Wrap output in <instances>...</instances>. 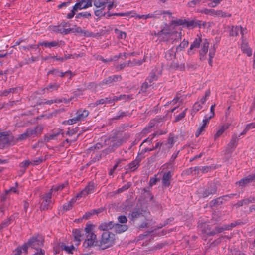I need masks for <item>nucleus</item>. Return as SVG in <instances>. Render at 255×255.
<instances>
[{"label":"nucleus","mask_w":255,"mask_h":255,"mask_svg":"<svg viewBox=\"0 0 255 255\" xmlns=\"http://www.w3.org/2000/svg\"><path fill=\"white\" fill-rule=\"evenodd\" d=\"M241 49L243 52L246 54L248 56H251L252 54V49L246 43L243 42L241 44Z\"/></svg>","instance_id":"nucleus-31"},{"label":"nucleus","mask_w":255,"mask_h":255,"mask_svg":"<svg viewBox=\"0 0 255 255\" xmlns=\"http://www.w3.org/2000/svg\"><path fill=\"white\" fill-rule=\"evenodd\" d=\"M187 110V109L186 108L182 113H181L180 114H179L178 115H176L175 117V119L174 122H177L179 121L180 120H182L183 118H184L186 115V112Z\"/></svg>","instance_id":"nucleus-50"},{"label":"nucleus","mask_w":255,"mask_h":255,"mask_svg":"<svg viewBox=\"0 0 255 255\" xmlns=\"http://www.w3.org/2000/svg\"><path fill=\"white\" fill-rule=\"evenodd\" d=\"M126 67H128V62L116 65L115 68L117 71H119L123 70Z\"/></svg>","instance_id":"nucleus-59"},{"label":"nucleus","mask_w":255,"mask_h":255,"mask_svg":"<svg viewBox=\"0 0 255 255\" xmlns=\"http://www.w3.org/2000/svg\"><path fill=\"white\" fill-rule=\"evenodd\" d=\"M115 235L109 231L104 232L98 241V247L105 250L113 246L115 243Z\"/></svg>","instance_id":"nucleus-2"},{"label":"nucleus","mask_w":255,"mask_h":255,"mask_svg":"<svg viewBox=\"0 0 255 255\" xmlns=\"http://www.w3.org/2000/svg\"><path fill=\"white\" fill-rule=\"evenodd\" d=\"M114 226V223L112 222H103L99 226V229L101 231H108L109 230H110L112 229Z\"/></svg>","instance_id":"nucleus-20"},{"label":"nucleus","mask_w":255,"mask_h":255,"mask_svg":"<svg viewBox=\"0 0 255 255\" xmlns=\"http://www.w3.org/2000/svg\"><path fill=\"white\" fill-rule=\"evenodd\" d=\"M240 30H241V26H232V28L230 32V35L232 36H237L239 34Z\"/></svg>","instance_id":"nucleus-42"},{"label":"nucleus","mask_w":255,"mask_h":255,"mask_svg":"<svg viewBox=\"0 0 255 255\" xmlns=\"http://www.w3.org/2000/svg\"><path fill=\"white\" fill-rule=\"evenodd\" d=\"M8 133L7 132H0V144L6 145Z\"/></svg>","instance_id":"nucleus-37"},{"label":"nucleus","mask_w":255,"mask_h":255,"mask_svg":"<svg viewBox=\"0 0 255 255\" xmlns=\"http://www.w3.org/2000/svg\"><path fill=\"white\" fill-rule=\"evenodd\" d=\"M94 246L98 247V241L95 233H90L86 235V239L83 243V247L85 249H89Z\"/></svg>","instance_id":"nucleus-6"},{"label":"nucleus","mask_w":255,"mask_h":255,"mask_svg":"<svg viewBox=\"0 0 255 255\" xmlns=\"http://www.w3.org/2000/svg\"><path fill=\"white\" fill-rule=\"evenodd\" d=\"M141 216H142V210H140L139 209H136L131 212L130 214V218L131 220H134L137 218H139Z\"/></svg>","instance_id":"nucleus-33"},{"label":"nucleus","mask_w":255,"mask_h":255,"mask_svg":"<svg viewBox=\"0 0 255 255\" xmlns=\"http://www.w3.org/2000/svg\"><path fill=\"white\" fill-rule=\"evenodd\" d=\"M101 8L100 9L96 10L94 11V14L95 16L97 17H101L102 16H106V12H103Z\"/></svg>","instance_id":"nucleus-61"},{"label":"nucleus","mask_w":255,"mask_h":255,"mask_svg":"<svg viewBox=\"0 0 255 255\" xmlns=\"http://www.w3.org/2000/svg\"><path fill=\"white\" fill-rule=\"evenodd\" d=\"M117 219L118 222L123 224H125L128 222L127 218L124 215L119 216Z\"/></svg>","instance_id":"nucleus-58"},{"label":"nucleus","mask_w":255,"mask_h":255,"mask_svg":"<svg viewBox=\"0 0 255 255\" xmlns=\"http://www.w3.org/2000/svg\"><path fill=\"white\" fill-rule=\"evenodd\" d=\"M78 130V127H76L71 129L69 128L67 132V134L69 136H72V135L75 134L76 132H77Z\"/></svg>","instance_id":"nucleus-64"},{"label":"nucleus","mask_w":255,"mask_h":255,"mask_svg":"<svg viewBox=\"0 0 255 255\" xmlns=\"http://www.w3.org/2000/svg\"><path fill=\"white\" fill-rule=\"evenodd\" d=\"M92 0H81L78 2H77L73 6L71 12L68 13L66 18L70 19L72 18L75 14L76 12L78 10L85 9L92 6Z\"/></svg>","instance_id":"nucleus-4"},{"label":"nucleus","mask_w":255,"mask_h":255,"mask_svg":"<svg viewBox=\"0 0 255 255\" xmlns=\"http://www.w3.org/2000/svg\"><path fill=\"white\" fill-rule=\"evenodd\" d=\"M151 88H152L151 84L145 81V82L143 83L141 86L139 93L148 92L151 89Z\"/></svg>","instance_id":"nucleus-30"},{"label":"nucleus","mask_w":255,"mask_h":255,"mask_svg":"<svg viewBox=\"0 0 255 255\" xmlns=\"http://www.w3.org/2000/svg\"><path fill=\"white\" fill-rule=\"evenodd\" d=\"M176 142V138L173 135H170L168 139L167 144L168 148H171Z\"/></svg>","instance_id":"nucleus-46"},{"label":"nucleus","mask_w":255,"mask_h":255,"mask_svg":"<svg viewBox=\"0 0 255 255\" xmlns=\"http://www.w3.org/2000/svg\"><path fill=\"white\" fill-rule=\"evenodd\" d=\"M201 22V21L196 20H186V26L187 27L194 28L198 26L199 28H201L202 26Z\"/></svg>","instance_id":"nucleus-26"},{"label":"nucleus","mask_w":255,"mask_h":255,"mask_svg":"<svg viewBox=\"0 0 255 255\" xmlns=\"http://www.w3.org/2000/svg\"><path fill=\"white\" fill-rule=\"evenodd\" d=\"M60 248L62 250H64L68 254H73V251L75 250V248L72 245L70 246L66 245L64 243H62L60 245Z\"/></svg>","instance_id":"nucleus-32"},{"label":"nucleus","mask_w":255,"mask_h":255,"mask_svg":"<svg viewBox=\"0 0 255 255\" xmlns=\"http://www.w3.org/2000/svg\"><path fill=\"white\" fill-rule=\"evenodd\" d=\"M7 140V144L6 145H14L16 142H17L18 141H16V138H15V137L9 134L8 133V135H7V139H6Z\"/></svg>","instance_id":"nucleus-40"},{"label":"nucleus","mask_w":255,"mask_h":255,"mask_svg":"<svg viewBox=\"0 0 255 255\" xmlns=\"http://www.w3.org/2000/svg\"><path fill=\"white\" fill-rule=\"evenodd\" d=\"M28 245L29 247L37 250L39 247L42 246L43 241L38 239L37 237H33L28 241Z\"/></svg>","instance_id":"nucleus-15"},{"label":"nucleus","mask_w":255,"mask_h":255,"mask_svg":"<svg viewBox=\"0 0 255 255\" xmlns=\"http://www.w3.org/2000/svg\"><path fill=\"white\" fill-rule=\"evenodd\" d=\"M228 128V125H224L220 127L214 136V140H217L224 133V132Z\"/></svg>","instance_id":"nucleus-25"},{"label":"nucleus","mask_w":255,"mask_h":255,"mask_svg":"<svg viewBox=\"0 0 255 255\" xmlns=\"http://www.w3.org/2000/svg\"><path fill=\"white\" fill-rule=\"evenodd\" d=\"M209 46V42L208 40L207 39H204L201 44V49L199 50V54L201 60L205 59V56L208 51Z\"/></svg>","instance_id":"nucleus-11"},{"label":"nucleus","mask_w":255,"mask_h":255,"mask_svg":"<svg viewBox=\"0 0 255 255\" xmlns=\"http://www.w3.org/2000/svg\"><path fill=\"white\" fill-rule=\"evenodd\" d=\"M255 180V173L254 174L250 175L248 176L243 178L237 182V184L240 186H244L251 182Z\"/></svg>","instance_id":"nucleus-18"},{"label":"nucleus","mask_w":255,"mask_h":255,"mask_svg":"<svg viewBox=\"0 0 255 255\" xmlns=\"http://www.w3.org/2000/svg\"><path fill=\"white\" fill-rule=\"evenodd\" d=\"M67 185V183H64L58 185L53 186L49 192L52 194L53 191L57 192L63 190Z\"/></svg>","instance_id":"nucleus-34"},{"label":"nucleus","mask_w":255,"mask_h":255,"mask_svg":"<svg viewBox=\"0 0 255 255\" xmlns=\"http://www.w3.org/2000/svg\"><path fill=\"white\" fill-rule=\"evenodd\" d=\"M104 148V143L102 144L100 143H97L95 145L91 147V150H96Z\"/></svg>","instance_id":"nucleus-60"},{"label":"nucleus","mask_w":255,"mask_h":255,"mask_svg":"<svg viewBox=\"0 0 255 255\" xmlns=\"http://www.w3.org/2000/svg\"><path fill=\"white\" fill-rule=\"evenodd\" d=\"M60 73V71L57 69H53L51 70H50L48 72L47 74H52L54 76H59Z\"/></svg>","instance_id":"nucleus-62"},{"label":"nucleus","mask_w":255,"mask_h":255,"mask_svg":"<svg viewBox=\"0 0 255 255\" xmlns=\"http://www.w3.org/2000/svg\"><path fill=\"white\" fill-rule=\"evenodd\" d=\"M209 2L208 3V6L210 7H216L223 0H207Z\"/></svg>","instance_id":"nucleus-44"},{"label":"nucleus","mask_w":255,"mask_h":255,"mask_svg":"<svg viewBox=\"0 0 255 255\" xmlns=\"http://www.w3.org/2000/svg\"><path fill=\"white\" fill-rule=\"evenodd\" d=\"M158 79V76L156 74L155 72L152 71L150 73L149 76L146 78L145 81L151 84L152 86L154 81H157Z\"/></svg>","instance_id":"nucleus-28"},{"label":"nucleus","mask_w":255,"mask_h":255,"mask_svg":"<svg viewBox=\"0 0 255 255\" xmlns=\"http://www.w3.org/2000/svg\"><path fill=\"white\" fill-rule=\"evenodd\" d=\"M60 87V84L54 83H50L45 88L46 89L49 90L50 89L51 91L52 90H57Z\"/></svg>","instance_id":"nucleus-47"},{"label":"nucleus","mask_w":255,"mask_h":255,"mask_svg":"<svg viewBox=\"0 0 255 255\" xmlns=\"http://www.w3.org/2000/svg\"><path fill=\"white\" fill-rule=\"evenodd\" d=\"M72 235L74 237V241L75 242V245L78 246L84 239V234L82 230L76 229L73 230Z\"/></svg>","instance_id":"nucleus-12"},{"label":"nucleus","mask_w":255,"mask_h":255,"mask_svg":"<svg viewBox=\"0 0 255 255\" xmlns=\"http://www.w3.org/2000/svg\"><path fill=\"white\" fill-rule=\"evenodd\" d=\"M158 134L156 132H154L153 134H152L150 136H149L148 138L144 139L143 141L142 142V143L140 145V147L143 145V144L146 142H149V143H150L152 142V140L153 138L157 135Z\"/></svg>","instance_id":"nucleus-48"},{"label":"nucleus","mask_w":255,"mask_h":255,"mask_svg":"<svg viewBox=\"0 0 255 255\" xmlns=\"http://www.w3.org/2000/svg\"><path fill=\"white\" fill-rule=\"evenodd\" d=\"M215 10L213 9L204 8L201 10V13L208 15L215 16Z\"/></svg>","instance_id":"nucleus-45"},{"label":"nucleus","mask_w":255,"mask_h":255,"mask_svg":"<svg viewBox=\"0 0 255 255\" xmlns=\"http://www.w3.org/2000/svg\"><path fill=\"white\" fill-rule=\"evenodd\" d=\"M162 15V11L161 10H156L154 11L153 13H150L146 15H138L137 16V17L138 19H147L148 18H159L160 16Z\"/></svg>","instance_id":"nucleus-14"},{"label":"nucleus","mask_w":255,"mask_h":255,"mask_svg":"<svg viewBox=\"0 0 255 255\" xmlns=\"http://www.w3.org/2000/svg\"><path fill=\"white\" fill-rule=\"evenodd\" d=\"M232 229V226H229V225H225L223 226V227H216L215 228V231L214 232H206V233L208 235H213L215 234L216 232L219 233H221L224 230H230Z\"/></svg>","instance_id":"nucleus-22"},{"label":"nucleus","mask_w":255,"mask_h":255,"mask_svg":"<svg viewBox=\"0 0 255 255\" xmlns=\"http://www.w3.org/2000/svg\"><path fill=\"white\" fill-rule=\"evenodd\" d=\"M72 33H78L79 34H83V35H87V31H84L80 27L75 26V27L71 28Z\"/></svg>","instance_id":"nucleus-43"},{"label":"nucleus","mask_w":255,"mask_h":255,"mask_svg":"<svg viewBox=\"0 0 255 255\" xmlns=\"http://www.w3.org/2000/svg\"><path fill=\"white\" fill-rule=\"evenodd\" d=\"M176 57V53L173 48H171L166 51L165 57L167 60L171 61Z\"/></svg>","instance_id":"nucleus-29"},{"label":"nucleus","mask_w":255,"mask_h":255,"mask_svg":"<svg viewBox=\"0 0 255 255\" xmlns=\"http://www.w3.org/2000/svg\"><path fill=\"white\" fill-rule=\"evenodd\" d=\"M65 45V43L62 41H43L38 43L37 45V48H38L39 46H44L45 48H51L52 47L57 48L59 47H62Z\"/></svg>","instance_id":"nucleus-8"},{"label":"nucleus","mask_w":255,"mask_h":255,"mask_svg":"<svg viewBox=\"0 0 255 255\" xmlns=\"http://www.w3.org/2000/svg\"><path fill=\"white\" fill-rule=\"evenodd\" d=\"M108 1L109 0H94L93 4L97 8H101V9H104Z\"/></svg>","instance_id":"nucleus-24"},{"label":"nucleus","mask_w":255,"mask_h":255,"mask_svg":"<svg viewBox=\"0 0 255 255\" xmlns=\"http://www.w3.org/2000/svg\"><path fill=\"white\" fill-rule=\"evenodd\" d=\"M61 133L60 131L54 133L50 135H46L44 136V141L46 142H49L51 140H54L56 137Z\"/></svg>","instance_id":"nucleus-36"},{"label":"nucleus","mask_w":255,"mask_h":255,"mask_svg":"<svg viewBox=\"0 0 255 255\" xmlns=\"http://www.w3.org/2000/svg\"><path fill=\"white\" fill-rule=\"evenodd\" d=\"M181 97V94H177L176 96V97L171 101H170V104L175 105L178 102H181L182 100H180Z\"/></svg>","instance_id":"nucleus-56"},{"label":"nucleus","mask_w":255,"mask_h":255,"mask_svg":"<svg viewBox=\"0 0 255 255\" xmlns=\"http://www.w3.org/2000/svg\"><path fill=\"white\" fill-rule=\"evenodd\" d=\"M202 108V104H201L200 102H196L193 107V110L191 114H193V112H196L201 109Z\"/></svg>","instance_id":"nucleus-51"},{"label":"nucleus","mask_w":255,"mask_h":255,"mask_svg":"<svg viewBox=\"0 0 255 255\" xmlns=\"http://www.w3.org/2000/svg\"><path fill=\"white\" fill-rule=\"evenodd\" d=\"M131 186V184L130 183H128L127 184L123 186L121 188H119L117 190V192L118 193H122L123 192L128 190Z\"/></svg>","instance_id":"nucleus-55"},{"label":"nucleus","mask_w":255,"mask_h":255,"mask_svg":"<svg viewBox=\"0 0 255 255\" xmlns=\"http://www.w3.org/2000/svg\"><path fill=\"white\" fill-rule=\"evenodd\" d=\"M122 80V77L120 75H113L108 76L104 79L98 84L91 83L90 86H94L95 88H101L104 89L108 86H111L115 84L117 82H119Z\"/></svg>","instance_id":"nucleus-3"},{"label":"nucleus","mask_w":255,"mask_h":255,"mask_svg":"<svg viewBox=\"0 0 255 255\" xmlns=\"http://www.w3.org/2000/svg\"><path fill=\"white\" fill-rule=\"evenodd\" d=\"M91 17V14L90 12H82L78 13L76 16L75 18L77 20L78 19H80L81 18H89Z\"/></svg>","instance_id":"nucleus-41"},{"label":"nucleus","mask_w":255,"mask_h":255,"mask_svg":"<svg viewBox=\"0 0 255 255\" xmlns=\"http://www.w3.org/2000/svg\"><path fill=\"white\" fill-rule=\"evenodd\" d=\"M188 41L184 39L183 41L180 44V45L177 46L176 48V51L178 52L182 51L184 49L188 46Z\"/></svg>","instance_id":"nucleus-39"},{"label":"nucleus","mask_w":255,"mask_h":255,"mask_svg":"<svg viewBox=\"0 0 255 255\" xmlns=\"http://www.w3.org/2000/svg\"><path fill=\"white\" fill-rule=\"evenodd\" d=\"M77 199H78L76 198V196L74 198H72L68 203L64 204L62 207L63 212H65L70 210L72 208L73 204Z\"/></svg>","instance_id":"nucleus-27"},{"label":"nucleus","mask_w":255,"mask_h":255,"mask_svg":"<svg viewBox=\"0 0 255 255\" xmlns=\"http://www.w3.org/2000/svg\"><path fill=\"white\" fill-rule=\"evenodd\" d=\"M62 102V100L61 99H53V100H46L45 101H44L43 102V103L44 104H47V105H51L53 103H61Z\"/></svg>","instance_id":"nucleus-57"},{"label":"nucleus","mask_w":255,"mask_h":255,"mask_svg":"<svg viewBox=\"0 0 255 255\" xmlns=\"http://www.w3.org/2000/svg\"><path fill=\"white\" fill-rule=\"evenodd\" d=\"M202 40L201 37L198 36V37L196 38L193 43L191 44L189 49L188 50V53L189 55H192L194 53L193 50L194 48H199L202 42Z\"/></svg>","instance_id":"nucleus-13"},{"label":"nucleus","mask_w":255,"mask_h":255,"mask_svg":"<svg viewBox=\"0 0 255 255\" xmlns=\"http://www.w3.org/2000/svg\"><path fill=\"white\" fill-rule=\"evenodd\" d=\"M173 172L171 170L164 172L162 175V185L164 187H168L170 185Z\"/></svg>","instance_id":"nucleus-10"},{"label":"nucleus","mask_w":255,"mask_h":255,"mask_svg":"<svg viewBox=\"0 0 255 255\" xmlns=\"http://www.w3.org/2000/svg\"><path fill=\"white\" fill-rule=\"evenodd\" d=\"M103 211H104V209L102 208H99L98 209L93 210L92 211V213L89 212L88 213H86L85 215L87 216L86 218H88L93 214L98 215L99 213H101Z\"/></svg>","instance_id":"nucleus-52"},{"label":"nucleus","mask_w":255,"mask_h":255,"mask_svg":"<svg viewBox=\"0 0 255 255\" xmlns=\"http://www.w3.org/2000/svg\"><path fill=\"white\" fill-rule=\"evenodd\" d=\"M33 129L35 132V135L38 136L42 133L43 130V127L41 125H38L33 128Z\"/></svg>","instance_id":"nucleus-49"},{"label":"nucleus","mask_w":255,"mask_h":255,"mask_svg":"<svg viewBox=\"0 0 255 255\" xmlns=\"http://www.w3.org/2000/svg\"><path fill=\"white\" fill-rule=\"evenodd\" d=\"M217 186L214 183H209L207 186L199 192V196L201 198H206L210 195L216 193Z\"/></svg>","instance_id":"nucleus-7"},{"label":"nucleus","mask_w":255,"mask_h":255,"mask_svg":"<svg viewBox=\"0 0 255 255\" xmlns=\"http://www.w3.org/2000/svg\"><path fill=\"white\" fill-rule=\"evenodd\" d=\"M142 159H143V156L140 157L138 154L136 159L128 165V169H129L131 171H135V169H136L138 167L140 162H141Z\"/></svg>","instance_id":"nucleus-16"},{"label":"nucleus","mask_w":255,"mask_h":255,"mask_svg":"<svg viewBox=\"0 0 255 255\" xmlns=\"http://www.w3.org/2000/svg\"><path fill=\"white\" fill-rule=\"evenodd\" d=\"M238 140L239 138L238 137L236 136H232L231 140L228 145L229 147L230 148L236 147L237 145Z\"/></svg>","instance_id":"nucleus-38"},{"label":"nucleus","mask_w":255,"mask_h":255,"mask_svg":"<svg viewBox=\"0 0 255 255\" xmlns=\"http://www.w3.org/2000/svg\"><path fill=\"white\" fill-rule=\"evenodd\" d=\"M145 61V58L142 60H137L136 59H133L132 60H129L128 61V67H131L135 66H140Z\"/></svg>","instance_id":"nucleus-23"},{"label":"nucleus","mask_w":255,"mask_h":255,"mask_svg":"<svg viewBox=\"0 0 255 255\" xmlns=\"http://www.w3.org/2000/svg\"><path fill=\"white\" fill-rule=\"evenodd\" d=\"M117 233H121L127 231L128 229V226L126 224H120L119 223L114 224L113 227Z\"/></svg>","instance_id":"nucleus-21"},{"label":"nucleus","mask_w":255,"mask_h":255,"mask_svg":"<svg viewBox=\"0 0 255 255\" xmlns=\"http://www.w3.org/2000/svg\"><path fill=\"white\" fill-rule=\"evenodd\" d=\"M50 30L53 32L59 33H62V28L59 25L56 26H52L50 27Z\"/></svg>","instance_id":"nucleus-54"},{"label":"nucleus","mask_w":255,"mask_h":255,"mask_svg":"<svg viewBox=\"0 0 255 255\" xmlns=\"http://www.w3.org/2000/svg\"><path fill=\"white\" fill-rule=\"evenodd\" d=\"M172 34L173 33L169 32L165 29H163L155 34V35L160 38L161 40L164 41H168V38L171 36Z\"/></svg>","instance_id":"nucleus-17"},{"label":"nucleus","mask_w":255,"mask_h":255,"mask_svg":"<svg viewBox=\"0 0 255 255\" xmlns=\"http://www.w3.org/2000/svg\"><path fill=\"white\" fill-rule=\"evenodd\" d=\"M92 229H93V225H90V224L87 225L84 229V230L85 231L86 235H87V234H89L90 233H94L92 231Z\"/></svg>","instance_id":"nucleus-63"},{"label":"nucleus","mask_w":255,"mask_h":255,"mask_svg":"<svg viewBox=\"0 0 255 255\" xmlns=\"http://www.w3.org/2000/svg\"><path fill=\"white\" fill-rule=\"evenodd\" d=\"M89 115V112L86 110L79 109L76 112V116L78 122L83 121Z\"/></svg>","instance_id":"nucleus-19"},{"label":"nucleus","mask_w":255,"mask_h":255,"mask_svg":"<svg viewBox=\"0 0 255 255\" xmlns=\"http://www.w3.org/2000/svg\"><path fill=\"white\" fill-rule=\"evenodd\" d=\"M154 150V148H148V147H145L144 149H142L140 153L138 154V155L140 156H143V158H145V153L147 152L152 151Z\"/></svg>","instance_id":"nucleus-53"},{"label":"nucleus","mask_w":255,"mask_h":255,"mask_svg":"<svg viewBox=\"0 0 255 255\" xmlns=\"http://www.w3.org/2000/svg\"><path fill=\"white\" fill-rule=\"evenodd\" d=\"M130 114L128 111L124 112L122 111H119L116 114V116L113 117V120H119L123 118L124 117L127 116H130Z\"/></svg>","instance_id":"nucleus-35"},{"label":"nucleus","mask_w":255,"mask_h":255,"mask_svg":"<svg viewBox=\"0 0 255 255\" xmlns=\"http://www.w3.org/2000/svg\"><path fill=\"white\" fill-rule=\"evenodd\" d=\"M125 141L123 138L114 136L107 138L104 141V149L103 150V155H107L121 146Z\"/></svg>","instance_id":"nucleus-1"},{"label":"nucleus","mask_w":255,"mask_h":255,"mask_svg":"<svg viewBox=\"0 0 255 255\" xmlns=\"http://www.w3.org/2000/svg\"><path fill=\"white\" fill-rule=\"evenodd\" d=\"M41 205L40 209L41 211L47 210L51 209L54 201L52 200V194L49 191L40 196Z\"/></svg>","instance_id":"nucleus-5"},{"label":"nucleus","mask_w":255,"mask_h":255,"mask_svg":"<svg viewBox=\"0 0 255 255\" xmlns=\"http://www.w3.org/2000/svg\"><path fill=\"white\" fill-rule=\"evenodd\" d=\"M95 190L94 184L93 182L89 183L83 190L80 192L78 193L76 195V198L80 199L82 197H85L86 195L91 194L94 192Z\"/></svg>","instance_id":"nucleus-9"}]
</instances>
